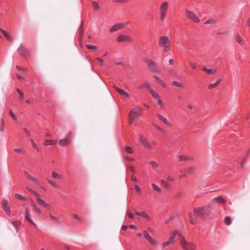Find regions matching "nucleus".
<instances>
[{
  "instance_id": "53",
  "label": "nucleus",
  "mask_w": 250,
  "mask_h": 250,
  "mask_svg": "<svg viewBox=\"0 0 250 250\" xmlns=\"http://www.w3.org/2000/svg\"><path fill=\"white\" fill-rule=\"evenodd\" d=\"M4 36L5 37V38L8 40V41H12V37H11V36L8 33H7L6 34L4 35Z\"/></svg>"
},
{
  "instance_id": "19",
  "label": "nucleus",
  "mask_w": 250,
  "mask_h": 250,
  "mask_svg": "<svg viewBox=\"0 0 250 250\" xmlns=\"http://www.w3.org/2000/svg\"><path fill=\"white\" fill-rule=\"evenodd\" d=\"M179 161L181 162L192 161L194 160V157L190 156L181 155L179 157Z\"/></svg>"
},
{
  "instance_id": "26",
  "label": "nucleus",
  "mask_w": 250,
  "mask_h": 250,
  "mask_svg": "<svg viewBox=\"0 0 250 250\" xmlns=\"http://www.w3.org/2000/svg\"><path fill=\"white\" fill-rule=\"evenodd\" d=\"M154 78L156 79V82L158 83H159L160 85H161L163 88L166 87V85L164 82L160 78H159L157 76L155 75L154 76Z\"/></svg>"
},
{
  "instance_id": "37",
  "label": "nucleus",
  "mask_w": 250,
  "mask_h": 250,
  "mask_svg": "<svg viewBox=\"0 0 250 250\" xmlns=\"http://www.w3.org/2000/svg\"><path fill=\"white\" fill-rule=\"evenodd\" d=\"M52 177L54 179H58V180H61L62 179V176L57 174L55 172H53L52 173Z\"/></svg>"
},
{
  "instance_id": "33",
  "label": "nucleus",
  "mask_w": 250,
  "mask_h": 250,
  "mask_svg": "<svg viewBox=\"0 0 250 250\" xmlns=\"http://www.w3.org/2000/svg\"><path fill=\"white\" fill-rule=\"evenodd\" d=\"M12 224H13V226L16 229L17 232H18L19 231V228L21 225L20 222L18 221H12Z\"/></svg>"
},
{
  "instance_id": "58",
  "label": "nucleus",
  "mask_w": 250,
  "mask_h": 250,
  "mask_svg": "<svg viewBox=\"0 0 250 250\" xmlns=\"http://www.w3.org/2000/svg\"><path fill=\"white\" fill-rule=\"evenodd\" d=\"M174 180V179L173 177L168 176L167 178V181L169 183V182H173Z\"/></svg>"
},
{
  "instance_id": "24",
  "label": "nucleus",
  "mask_w": 250,
  "mask_h": 250,
  "mask_svg": "<svg viewBox=\"0 0 250 250\" xmlns=\"http://www.w3.org/2000/svg\"><path fill=\"white\" fill-rule=\"evenodd\" d=\"M235 40L236 42L240 45H243L245 44L244 40H243L240 37L238 33H237L235 35Z\"/></svg>"
},
{
  "instance_id": "28",
  "label": "nucleus",
  "mask_w": 250,
  "mask_h": 250,
  "mask_svg": "<svg viewBox=\"0 0 250 250\" xmlns=\"http://www.w3.org/2000/svg\"><path fill=\"white\" fill-rule=\"evenodd\" d=\"M171 85L173 86L177 87L180 89H183L184 86L183 84L177 81H173L171 83Z\"/></svg>"
},
{
  "instance_id": "21",
  "label": "nucleus",
  "mask_w": 250,
  "mask_h": 250,
  "mask_svg": "<svg viewBox=\"0 0 250 250\" xmlns=\"http://www.w3.org/2000/svg\"><path fill=\"white\" fill-rule=\"evenodd\" d=\"M130 37L124 34L120 35L117 38V41L118 42L130 41Z\"/></svg>"
},
{
  "instance_id": "5",
  "label": "nucleus",
  "mask_w": 250,
  "mask_h": 250,
  "mask_svg": "<svg viewBox=\"0 0 250 250\" xmlns=\"http://www.w3.org/2000/svg\"><path fill=\"white\" fill-rule=\"evenodd\" d=\"M168 8L169 3L167 1H164L161 4L159 8V19L161 22L164 21Z\"/></svg>"
},
{
  "instance_id": "46",
  "label": "nucleus",
  "mask_w": 250,
  "mask_h": 250,
  "mask_svg": "<svg viewBox=\"0 0 250 250\" xmlns=\"http://www.w3.org/2000/svg\"><path fill=\"white\" fill-rule=\"evenodd\" d=\"M50 219L52 221L56 223H58L59 222L58 219L56 217L52 215V214H50Z\"/></svg>"
},
{
  "instance_id": "8",
  "label": "nucleus",
  "mask_w": 250,
  "mask_h": 250,
  "mask_svg": "<svg viewBox=\"0 0 250 250\" xmlns=\"http://www.w3.org/2000/svg\"><path fill=\"white\" fill-rule=\"evenodd\" d=\"M128 24L129 23L128 22H123L116 23L111 26L109 31L110 32L117 31L119 30L125 28Z\"/></svg>"
},
{
  "instance_id": "35",
  "label": "nucleus",
  "mask_w": 250,
  "mask_h": 250,
  "mask_svg": "<svg viewBox=\"0 0 250 250\" xmlns=\"http://www.w3.org/2000/svg\"><path fill=\"white\" fill-rule=\"evenodd\" d=\"M17 91L18 93L20 100L22 101L23 100V92L20 89H17Z\"/></svg>"
},
{
  "instance_id": "43",
  "label": "nucleus",
  "mask_w": 250,
  "mask_h": 250,
  "mask_svg": "<svg viewBox=\"0 0 250 250\" xmlns=\"http://www.w3.org/2000/svg\"><path fill=\"white\" fill-rule=\"evenodd\" d=\"M48 182L52 186L53 188H57V185L56 182L52 181L50 180H48Z\"/></svg>"
},
{
  "instance_id": "27",
  "label": "nucleus",
  "mask_w": 250,
  "mask_h": 250,
  "mask_svg": "<svg viewBox=\"0 0 250 250\" xmlns=\"http://www.w3.org/2000/svg\"><path fill=\"white\" fill-rule=\"evenodd\" d=\"M161 182L162 184V185L164 187V188H166L167 189H169L171 188V186L169 184V183L168 182V181H167V180H165L164 179H162L161 180Z\"/></svg>"
},
{
  "instance_id": "60",
  "label": "nucleus",
  "mask_w": 250,
  "mask_h": 250,
  "mask_svg": "<svg viewBox=\"0 0 250 250\" xmlns=\"http://www.w3.org/2000/svg\"><path fill=\"white\" fill-rule=\"evenodd\" d=\"M128 167L129 170L132 172V173H134L135 172V170L133 167L129 166Z\"/></svg>"
},
{
  "instance_id": "11",
  "label": "nucleus",
  "mask_w": 250,
  "mask_h": 250,
  "mask_svg": "<svg viewBox=\"0 0 250 250\" xmlns=\"http://www.w3.org/2000/svg\"><path fill=\"white\" fill-rule=\"evenodd\" d=\"M17 51L22 57L27 58L30 56V53L27 49L22 45L21 44L17 49Z\"/></svg>"
},
{
  "instance_id": "23",
  "label": "nucleus",
  "mask_w": 250,
  "mask_h": 250,
  "mask_svg": "<svg viewBox=\"0 0 250 250\" xmlns=\"http://www.w3.org/2000/svg\"><path fill=\"white\" fill-rule=\"evenodd\" d=\"M37 197V201L40 204L41 206H42L44 208H48V205L47 204V203L41 199L39 196H36Z\"/></svg>"
},
{
  "instance_id": "1",
  "label": "nucleus",
  "mask_w": 250,
  "mask_h": 250,
  "mask_svg": "<svg viewBox=\"0 0 250 250\" xmlns=\"http://www.w3.org/2000/svg\"><path fill=\"white\" fill-rule=\"evenodd\" d=\"M210 212V208L208 206L195 208L193 213H189L190 223L192 224H195L197 221L196 217H207L209 215Z\"/></svg>"
},
{
  "instance_id": "30",
  "label": "nucleus",
  "mask_w": 250,
  "mask_h": 250,
  "mask_svg": "<svg viewBox=\"0 0 250 250\" xmlns=\"http://www.w3.org/2000/svg\"><path fill=\"white\" fill-rule=\"evenodd\" d=\"M202 69L208 74L210 75L215 73V72H216V69L214 68H207L204 67L202 68Z\"/></svg>"
},
{
  "instance_id": "7",
  "label": "nucleus",
  "mask_w": 250,
  "mask_h": 250,
  "mask_svg": "<svg viewBox=\"0 0 250 250\" xmlns=\"http://www.w3.org/2000/svg\"><path fill=\"white\" fill-rule=\"evenodd\" d=\"M141 110L139 108H134L130 110L129 113V122L130 124L133 123V121L141 114Z\"/></svg>"
},
{
  "instance_id": "16",
  "label": "nucleus",
  "mask_w": 250,
  "mask_h": 250,
  "mask_svg": "<svg viewBox=\"0 0 250 250\" xmlns=\"http://www.w3.org/2000/svg\"><path fill=\"white\" fill-rule=\"evenodd\" d=\"M156 116L158 117L159 119L161 120L165 125H166L169 127H171V124L166 118L159 114H157Z\"/></svg>"
},
{
  "instance_id": "20",
  "label": "nucleus",
  "mask_w": 250,
  "mask_h": 250,
  "mask_svg": "<svg viewBox=\"0 0 250 250\" xmlns=\"http://www.w3.org/2000/svg\"><path fill=\"white\" fill-rule=\"evenodd\" d=\"M135 213L138 217H143V218L147 219V220H149L150 219L149 216L146 212L144 211L139 212L137 210H135ZM138 219H139V217H138Z\"/></svg>"
},
{
  "instance_id": "47",
  "label": "nucleus",
  "mask_w": 250,
  "mask_h": 250,
  "mask_svg": "<svg viewBox=\"0 0 250 250\" xmlns=\"http://www.w3.org/2000/svg\"><path fill=\"white\" fill-rule=\"evenodd\" d=\"M125 150L128 153L132 154L133 153V150L131 147L126 146L125 148Z\"/></svg>"
},
{
  "instance_id": "52",
  "label": "nucleus",
  "mask_w": 250,
  "mask_h": 250,
  "mask_svg": "<svg viewBox=\"0 0 250 250\" xmlns=\"http://www.w3.org/2000/svg\"><path fill=\"white\" fill-rule=\"evenodd\" d=\"M96 60L100 63L102 65H105V63L103 60L100 58H97Z\"/></svg>"
},
{
  "instance_id": "10",
  "label": "nucleus",
  "mask_w": 250,
  "mask_h": 250,
  "mask_svg": "<svg viewBox=\"0 0 250 250\" xmlns=\"http://www.w3.org/2000/svg\"><path fill=\"white\" fill-rule=\"evenodd\" d=\"M186 16L189 19V20L194 22L198 23L200 21V19L195 14V13L191 11L187 10L186 11Z\"/></svg>"
},
{
  "instance_id": "41",
  "label": "nucleus",
  "mask_w": 250,
  "mask_h": 250,
  "mask_svg": "<svg viewBox=\"0 0 250 250\" xmlns=\"http://www.w3.org/2000/svg\"><path fill=\"white\" fill-rule=\"evenodd\" d=\"M5 128V125L3 122V120L1 119L0 121V131L1 132H3Z\"/></svg>"
},
{
  "instance_id": "25",
  "label": "nucleus",
  "mask_w": 250,
  "mask_h": 250,
  "mask_svg": "<svg viewBox=\"0 0 250 250\" xmlns=\"http://www.w3.org/2000/svg\"><path fill=\"white\" fill-rule=\"evenodd\" d=\"M212 201L213 203H223L225 202V199L221 196H218L214 198Z\"/></svg>"
},
{
  "instance_id": "12",
  "label": "nucleus",
  "mask_w": 250,
  "mask_h": 250,
  "mask_svg": "<svg viewBox=\"0 0 250 250\" xmlns=\"http://www.w3.org/2000/svg\"><path fill=\"white\" fill-rule=\"evenodd\" d=\"M24 174L25 177L30 181L32 185L34 186L39 185V182L36 178L33 177L27 171H24Z\"/></svg>"
},
{
  "instance_id": "39",
  "label": "nucleus",
  "mask_w": 250,
  "mask_h": 250,
  "mask_svg": "<svg viewBox=\"0 0 250 250\" xmlns=\"http://www.w3.org/2000/svg\"><path fill=\"white\" fill-rule=\"evenodd\" d=\"M31 142L34 148L38 151H40L39 147L36 145L33 139H31Z\"/></svg>"
},
{
  "instance_id": "13",
  "label": "nucleus",
  "mask_w": 250,
  "mask_h": 250,
  "mask_svg": "<svg viewBox=\"0 0 250 250\" xmlns=\"http://www.w3.org/2000/svg\"><path fill=\"white\" fill-rule=\"evenodd\" d=\"M2 207L3 209H4L6 214L8 216H10V206L8 202L6 200H3L2 204Z\"/></svg>"
},
{
  "instance_id": "61",
  "label": "nucleus",
  "mask_w": 250,
  "mask_h": 250,
  "mask_svg": "<svg viewBox=\"0 0 250 250\" xmlns=\"http://www.w3.org/2000/svg\"><path fill=\"white\" fill-rule=\"evenodd\" d=\"M246 161V158H244L241 162V166L242 167H244V164Z\"/></svg>"
},
{
  "instance_id": "36",
  "label": "nucleus",
  "mask_w": 250,
  "mask_h": 250,
  "mask_svg": "<svg viewBox=\"0 0 250 250\" xmlns=\"http://www.w3.org/2000/svg\"><path fill=\"white\" fill-rule=\"evenodd\" d=\"M232 221L230 216H227L225 219V223L226 225L229 226L231 224Z\"/></svg>"
},
{
  "instance_id": "44",
  "label": "nucleus",
  "mask_w": 250,
  "mask_h": 250,
  "mask_svg": "<svg viewBox=\"0 0 250 250\" xmlns=\"http://www.w3.org/2000/svg\"><path fill=\"white\" fill-rule=\"evenodd\" d=\"M86 47L89 50H96V47L93 45L87 44V45H86Z\"/></svg>"
},
{
  "instance_id": "50",
  "label": "nucleus",
  "mask_w": 250,
  "mask_h": 250,
  "mask_svg": "<svg viewBox=\"0 0 250 250\" xmlns=\"http://www.w3.org/2000/svg\"><path fill=\"white\" fill-rule=\"evenodd\" d=\"M9 114H10V116H11V117L12 118V119L16 121V120H17L16 117L11 109L9 110Z\"/></svg>"
},
{
  "instance_id": "51",
  "label": "nucleus",
  "mask_w": 250,
  "mask_h": 250,
  "mask_svg": "<svg viewBox=\"0 0 250 250\" xmlns=\"http://www.w3.org/2000/svg\"><path fill=\"white\" fill-rule=\"evenodd\" d=\"M153 125L157 129H158V130H159L161 132H163V130L160 126H159V125H158L155 123H153Z\"/></svg>"
},
{
  "instance_id": "18",
  "label": "nucleus",
  "mask_w": 250,
  "mask_h": 250,
  "mask_svg": "<svg viewBox=\"0 0 250 250\" xmlns=\"http://www.w3.org/2000/svg\"><path fill=\"white\" fill-rule=\"evenodd\" d=\"M25 219L27 221L31 223L34 226L36 225L35 223L31 219L30 211L29 208H26L25 209Z\"/></svg>"
},
{
  "instance_id": "31",
  "label": "nucleus",
  "mask_w": 250,
  "mask_h": 250,
  "mask_svg": "<svg viewBox=\"0 0 250 250\" xmlns=\"http://www.w3.org/2000/svg\"><path fill=\"white\" fill-rule=\"evenodd\" d=\"M32 207L34 208L35 214L37 215H39L41 213L40 209L37 207L34 203H33Z\"/></svg>"
},
{
  "instance_id": "4",
  "label": "nucleus",
  "mask_w": 250,
  "mask_h": 250,
  "mask_svg": "<svg viewBox=\"0 0 250 250\" xmlns=\"http://www.w3.org/2000/svg\"><path fill=\"white\" fill-rule=\"evenodd\" d=\"M159 45L160 47L164 48L165 52H167L170 50V41L167 36H162L160 38Z\"/></svg>"
},
{
  "instance_id": "62",
  "label": "nucleus",
  "mask_w": 250,
  "mask_h": 250,
  "mask_svg": "<svg viewBox=\"0 0 250 250\" xmlns=\"http://www.w3.org/2000/svg\"><path fill=\"white\" fill-rule=\"evenodd\" d=\"M135 189L138 192H140L141 191V188L139 187V186H138V185H135Z\"/></svg>"
},
{
  "instance_id": "38",
  "label": "nucleus",
  "mask_w": 250,
  "mask_h": 250,
  "mask_svg": "<svg viewBox=\"0 0 250 250\" xmlns=\"http://www.w3.org/2000/svg\"><path fill=\"white\" fill-rule=\"evenodd\" d=\"M151 186L153 188L154 190L155 191H156L159 193H160L161 191V189L159 187H158V186L154 184H152Z\"/></svg>"
},
{
  "instance_id": "29",
  "label": "nucleus",
  "mask_w": 250,
  "mask_h": 250,
  "mask_svg": "<svg viewBox=\"0 0 250 250\" xmlns=\"http://www.w3.org/2000/svg\"><path fill=\"white\" fill-rule=\"evenodd\" d=\"M221 82V80H218L214 83L210 84L208 88L209 89H212L216 87H217Z\"/></svg>"
},
{
  "instance_id": "6",
  "label": "nucleus",
  "mask_w": 250,
  "mask_h": 250,
  "mask_svg": "<svg viewBox=\"0 0 250 250\" xmlns=\"http://www.w3.org/2000/svg\"><path fill=\"white\" fill-rule=\"evenodd\" d=\"M179 234L182 233L178 230H174L172 231L168 240L163 243V247L165 248L169 245H173L175 243L174 239L176 236H177L179 238Z\"/></svg>"
},
{
  "instance_id": "55",
  "label": "nucleus",
  "mask_w": 250,
  "mask_h": 250,
  "mask_svg": "<svg viewBox=\"0 0 250 250\" xmlns=\"http://www.w3.org/2000/svg\"><path fill=\"white\" fill-rule=\"evenodd\" d=\"M16 196L17 197V198L19 200H22V201H23L25 199V198L24 196L21 195H20V194H16Z\"/></svg>"
},
{
  "instance_id": "45",
  "label": "nucleus",
  "mask_w": 250,
  "mask_h": 250,
  "mask_svg": "<svg viewBox=\"0 0 250 250\" xmlns=\"http://www.w3.org/2000/svg\"><path fill=\"white\" fill-rule=\"evenodd\" d=\"M27 189L30 192L33 194H34L36 196H40V195L36 192V191H34L31 188H29V187H27Z\"/></svg>"
},
{
  "instance_id": "34",
  "label": "nucleus",
  "mask_w": 250,
  "mask_h": 250,
  "mask_svg": "<svg viewBox=\"0 0 250 250\" xmlns=\"http://www.w3.org/2000/svg\"><path fill=\"white\" fill-rule=\"evenodd\" d=\"M57 142L56 141L53 140H46L44 142L45 146L53 145Z\"/></svg>"
},
{
  "instance_id": "64",
  "label": "nucleus",
  "mask_w": 250,
  "mask_h": 250,
  "mask_svg": "<svg viewBox=\"0 0 250 250\" xmlns=\"http://www.w3.org/2000/svg\"><path fill=\"white\" fill-rule=\"evenodd\" d=\"M131 179L134 182H136L137 181V178L134 176H132L131 177Z\"/></svg>"
},
{
  "instance_id": "48",
  "label": "nucleus",
  "mask_w": 250,
  "mask_h": 250,
  "mask_svg": "<svg viewBox=\"0 0 250 250\" xmlns=\"http://www.w3.org/2000/svg\"><path fill=\"white\" fill-rule=\"evenodd\" d=\"M93 7L95 10H98L99 8V5L97 1H94L93 2Z\"/></svg>"
},
{
  "instance_id": "56",
  "label": "nucleus",
  "mask_w": 250,
  "mask_h": 250,
  "mask_svg": "<svg viewBox=\"0 0 250 250\" xmlns=\"http://www.w3.org/2000/svg\"><path fill=\"white\" fill-rule=\"evenodd\" d=\"M23 130L24 131V132L26 134L27 136L29 137H30L31 136V134H30V132L28 130V129L26 128H24L23 129Z\"/></svg>"
},
{
  "instance_id": "2",
  "label": "nucleus",
  "mask_w": 250,
  "mask_h": 250,
  "mask_svg": "<svg viewBox=\"0 0 250 250\" xmlns=\"http://www.w3.org/2000/svg\"><path fill=\"white\" fill-rule=\"evenodd\" d=\"M179 241L184 250H196L197 248V245L195 243L187 241L182 234H179Z\"/></svg>"
},
{
  "instance_id": "42",
  "label": "nucleus",
  "mask_w": 250,
  "mask_h": 250,
  "mask_svg": "<svg viewBox=\"0 0 250 250\" xmlns=\"http://www.w3.org/2000/svg\"><path fill=\"white\" fill-rule=\"evenodd\" d=\"M74 218L78 222L82 223L83 222L81 217L77 214H74Z\"/></svg>"
},
{
  "instance_id": "54",
  "label": "nucleus",
  "mask_w": 250,
  "mask_h": 250,
  "mask_svg": "<svg viewBox=\"0 0 250 250\" xmlns=\"http://www.w3.org/2000/svg\"><path fill=\"white\" fill-rule=\"evenodd\" d=\"M147 84L149 85V83H145L143 84L140 85L138 86V88L139 89H143V88H146V84Z\"/></svg>"
},
{
  "instance_id": "57",
  "label": "nucleus",
  "mask_w": 250,
  "mask_h": 250,
  "mask_svg": "<svg viewBox=\"0 0 250 250\" xmlns=\"http://www.w3.org/2000/svg\"><path fill=\"white\" fill-rule=\"evenodd\" d=\"M128 0H113L114 2H120V3H124L127 1Z\"/></svg>"
},
{
  "instance_id": "17",
  "label": "nucleus",
  "mask_w": 250,
  "mask_h": 250,
  "mask_svg": "<svg viewBox=\"0 0 250 250\" xmlns=\"http://www.w3.org/2000/svg\"><path fill=\"white\" fill-rule=\"evenodd\" d=\"M113 87L115 89V90L118 92V93L120 95H121L122 96L125 97V98H128L129 97V94L124 91L123 90H122V89L118 87L117 86H116L115 85H114L113 86Z\"/></svg>"
},
{
  "instance_id": "49",
  "label": "nucleus",
  "mask_w": 250,
  "mask_h": 250,
  "mask_svg": "<svg viewBox=\"0 0 250 250\" xmlns=\"http://www.w3.org/2000/svg\"><path fill=\"white\" fill-rule=\"evenodd\" d=\"M126 215L128 216V218L131 219V220H132L134 218V215L133 214L130 212V211H127L126 212Z\"/></svg>"
},
{
  "instance_id": "40",
  "label": "nucleus",
  "mask_w": 250,
  "mask_h": 250,
  "mask_svg": "<svg viewBox=\"0 0 250 250\" xmlns=\"http://www.w3.org/2000/svg\"><path fill=\"white\" fill-rule=\"evenodd\" d=\"M150 163L152 167L155 169H157L159 167L158 165L156 163V162L152 161L150 162Z\"/></svg>"
},
{
  "instance_id": "63",
  "label": "nucleus",
  "mask_w": 250,
  "mask_h": 250,
  "mask_svg": "<svg viewBox=\"0 0 250 250\" xmlns=\"http://www.w3.org/2000/svg\"><path fill=\"white\" fill-rule=\"evenodd\" d=\"M17 77L19 78V79L21 80H23L24 79V78L23 76L19 75V74L17 73Z\"/></svg>"
},
{
  "instance_id": "59",
  "label": "nucleus",
  "mask_w": 250,
  "mask_h": 250,
  "mask_svg": "<svg viewBox=\"0 0 250 250\" xmlns=\"http://www.w3.org/2000/svg\"><path fill=\"white\" fill-rule=\"evenodd\" d=\"M214 21L213 20H210V19H209L208 20H207L205 22V24H210V23H214Z\"/></svg>"
},
{
  "instance_id": "22",
  "label": "nucleus",
  "mask_w": 250,
  "mask_h": 250,
  "mask_svg": "<svg viewBox=\"0 0 250 250\" xmlns=\"http://www.w3.org/2000/svg\"><path fill=\"white\" fill-rule=\"evenodd\" d=\"M194 171V168L192 167L185 168L181 170V172L185 173L186 174H192Z\"/></svg>"
},
{
  "instance_id": "3",
  "label": "nucleus",
  "mask_w": 250,
  "mask_h": 250,
  "mask_svg": "<svg viewBox=\"0 0 250 250\" xmlns=\"http://www.w3.org/2000/svg\"><path fill=\"white\" fill-rule=\"evenodd\" d=\"M146 88L147 90L150 92L152 97L156 101V103L158 105H159V108L160 109H163V104L162 101L161 99L160 96L159 95L158 93L155 91L153 89H152L150 86L148 84H146Z\"/></svg>"
},
{
  "instance_id": "15",
  "label": "nucleus",
  "mask_w": 250,
  "mask_h": 250,
  "mask_svg": "<svg viewBox=\"0 0 250 250\" xmlns=\"http://www.w3.org/2000/svg\"><path fill=\"white\" fill-rule=\"evenodd\" d=\"M144 236L145 238L152 245L155 246L157 244L156 241L153 239L151 236L149 235V233L145 230L144 231Z\"/></svg>"
},
{
  "instance_id": "9",
  "label": "nucleus",
  "mask_w": 250,
  "mask_h": 250,
  "mask_svg": "<svg viewBox=\"0 0 250 250\" xmlns=\"http://www.w3.org/2000/svg\"><path fill=\"white\" fill-rule=\"evenodd\" d=\"M144 62L146 63L148 68L153 72H156L158 71L156 64L155 62L152 61V60L147 58H143Z\"/></svg>"
},
{
  "instance_id": "14",
  "label": "nucleus",
  "mask_w": 250,
  "mask_h": 250,
  "mask_svg": "<svg viewBox=\"0 0 250 250\" xmlns=\"http://www.w3.org/2000/svg\"><path fill=\"white\" fill-rule=\"evenodd\" d=\"M140 140L145 147L148 149L152 148V146L151 145L148 143L147 140L142 135H140Z\"/></svg>"
},
{
  "instance_id": "32",
  "label": "nucleus",
  "mask_w": 250,
  "mask_h": 250,
  "mask_svg": "<svg viewBox=\"0 0 250 250\" xmlns=\"http://www.w3.org/2000/svg\"><path fill=\"white\" fill-rule=\"evenodd\" d=\"M69 140L67 139H61L59 141V145L61 146H66L68 143Z\"/></svg>"
}]
</instances>
